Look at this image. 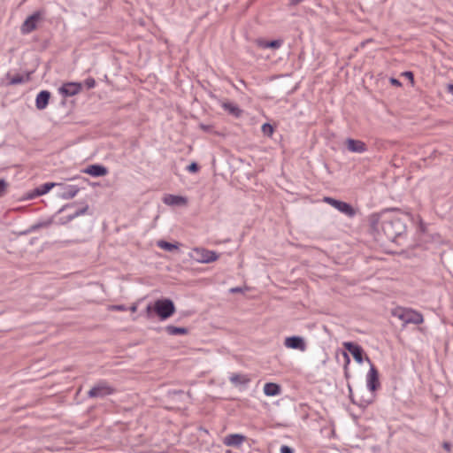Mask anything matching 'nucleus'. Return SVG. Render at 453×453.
Segmentation results:
<instances>
[{
    "mask_svg": "<svg viewBox=\"0 0 453 453\" xmlns=\"http://www.w3.org/2000/svg\"><path fill=\"white\" fill-rule=\"evenodd\" d=\"M408 214H404L398 209H388L380 213L372 214L370 217L371 226L383 234L392 242L401 244V241L406 235V221Z\"/></svg>",
    "mask_w": 453,
    "mask_h": 453,
    "instance_id": "1",
    "label": "nucleus"
},
{
    "mask_svg": "<svg viewBox=\"0 0 453 453\" xmlns=\"http://www.w3.org/2000/svg\"><path fill=\"white\" fill-rule=\"evenodd\" d=\"M148 316L154 311L160 320H165L172 317L175 312V305L173 302L169 298H162L155 301L154 304H149L146 307Z\"/></svg>",
    "mask_w": 453,
    "mask_h": 453,
    "instance_id": "2",
    "label": "nucleus"
},
{
    "mask_svg": "<svg viewBox=\"0 0 453 453\" xmlns=\"http://www.w3.org/2000/svg\"><path fill=\"white\" fill-rule=\"evenodd\" d=\"M393 316L398 318L400 320L406 324L420 325L424 321L423 315L411 309L396 308L393 311Z\"/></svg>",
    "mask_w": 453,
    "mask_h": 453,
    "instance_id": "3",
    "label": "nucleus"
},
{
    "mask_svg": "<svg viewBox=\"0 0 453 453\" xmlns=\"http://www.w3.org/2000/svg\"><path fill=\"white\" fill-rule=\"evenodd\" d=\"M116 388L105 380H100L88 391V398H104L116 393Z\"/></svg>",
    "mask_w": 453,
    "mask_h": 453,
    "instance_id": "4",
    "label": "nucleus"
},
{
    "mask_svg": "<svg viewBox=\"0 0 453 453\" xmlns=\"http://www.w3.org/2000/svg\"><path fill=\"white\" fill-rule=\"evenodd\" d=\"M323 201L349 218L356 215L355 209L349 203L337 200L330 196H325Z\"/></svg>",
    "mask_w": 453,
    "mask_h": 453,
    "instance_id": "5",
    "label": "nucleus"
},
{
    "mask_svg": "<svg viewBox=\"0 0 453 453\" xmlns=\"http://www.w3.org/2000/svg\"><path fill=\"white\" fill-rule=\"evenodd\" d=\"M365 361L370 365V370L366 375L367 388L371 392H374L380 387L379 380V372L372 363L369 357H365Z\"/></svg>",
    "mask_w": 453,
    "mask_h": 453,
    "instance_id": "6",
    "label": "nucleus"
},
{
    "mask_svg": "<svg viewBox=\"0 0 453 453\" xmlns=\"http://www.w3.org/2000/svg\"><path fill=\"white\" fill-rule=\"evenodd\" d=\"M342 345L346 350L345 352L350 353L357 364H363L367 356L360 345L353 342H345Z\"/></svg>",
    "mask_w": 453,
    "mask_h": 453,
    "instance_id": "7",
    "label": "nucleus"
},
{
    "mask_svg": "<svg viewBox=\"0 0 453 453\" xmlns=\"http://www.w3.org/2000/svg\"><path fill=\"white\" fill-rule=\"evenodd\" d=\"M228 380L230 383L240 391H244L249 388L251 378L249 374L245 373H230Z\"/></svg>",
    "mask_w": 453,
    "mask_h": 453,
    "instance_id": "8",
    "label": "nucleus"
},
{
    "mask_svg": "<svg viewBox=\"0 0 453 453\" xmlns=\"http://www.w3.org/2000/svg\"><path fill=\"white\" fill-rule=\"evenodd\" d=\"M42 13L40 11L35 12L32 15L28 16L20 27L22 35H27L33 32L37 27V23L42 19Z\"/></svg>",
    "mask_w": 453,
    "mask_h": 453,
    "instance_id": "9",
    "label": "nucleus"
},
{
    "mask_svg": "<svg viewBox=\"0 0 453 453\" xmlns=\"http://www.w3.org/2000/svg\"><path fill=\"white\" fill-rule=\"evenodd\" d=\"M55 187L58 188L57 196L65 200L73 198L80 191L77 185L56 183Z\"/></svg>",
    "mask_w": 453,
    "mask_h": 453,
    "instance_id": "10",
    "label": "nucleus"
},
{
    "mask_svg": "<svg viewBox=\"0 0 453 453\" xmlns=\"http://www.w3.org/2000/svg\"><path fill=\"white\" fill-rule=\"evenodd\" d=\"M82 89L81 82H66L58 88V92L64 97L73 96L79 94Z\"/></svg>",
    "mask_w": 453,
    "mask_h": 453,
    "instance_id": "11",
    "label": "nucleus"
},
{
    "mask_svg": "<svg viewBox=\"0 0 453 453\" xmlns=\"http://www.w3.org/2000/svg\"><path fill=\"white\" fill-rule=\"evenodd\" d=\"M196 254V260L200 263L208 264L216 261L219 258V255L212 250L206 249H195Z\"/></svg>",
    "mask_w": 453,
    "mask_h": 453,
    "instance_id": "12",
    "label": "nucleus"
},
{
    "mask_svg": "<svg viewBox=\"0 0 453 453\" xmlns=\"http://www.w3.org/2000/svg\"><path fill=\"white\" fill-rule=\"evenodd\" d=\"M284 345L292 349H298L304 351L306 349V343L304 339L299 335H293L287 337L284 342Z\"/></svg>",
    "mask_w": 453,
    "mask_h": 453,
    "instance_id": "13",
    "label": "nucleus"
},
{
    "mask_svg": "<svg viewBox=\"0 0 453 453\" xmlns=\"http://www.w3.org/2000/svg\"><path fill=\"white\" fill-rule=\"evenodd\" d=\"M247 440V437L241 434H231L223 439V443L228 447L239 449Z\"/></svg>",
    "mask_w": 453,
    "mask_h": 453,
    "instance_id": "14",
    "label": "nucleus"
},
{
    "mask_svg": "<svg viewBox=\"0 0 453 453\" xmlns=\"http://www.w3.org/2000/svg\"><path fill=\"white\" fill-rule=\"evenodd\" d=\"M83 173L93 177H102L108 173V169L103 165H90L83 170Z\"/></svg>",
    "mask_w": 453,
    "mask_h": 453,
    "instance_id": "15",
    "label": "nucleus"
},
{
    "mask_svg": "<svg viewBox=\"0 0 453 453\" xmlns=\"http://www.w3.org/2000/svg\"><path fill=\"white\" fill-rule=\"evenodd\" d=\"M88 208H89L88 205L86 204L82 208L76 210L74 212H73L67 216L59 218L58 223L59 225H65V224L69 223L70 221L73 220L74 219H76L77 217L87 213V211H88Z\"/></svg>",
    "mask_w": 453,
    "mask_h": 453,
    "instance_id": "16",
    "label": "nucleus"
},
{
    "mask_svg": "<svg viewBox=\"0 0 453 453\" xmlns=\"http://www.w3.org/2000/svg\"><path fill=\"white\" fill-rule=\"evenodd\" d=\"M346 143L347 149L351 152L362 153L366 150V145L362 141L349 138Z\"/></svg>",
    "mask_w": 453,
    "mask_h": 453,
    "instance_id": "17",
    "label": "nucleus"
},
{
    "mask_svg": "<svg viewBox=\"0 0 453 453\" xmlns=\"http://www.w3.org/2000/svg\"><path fill=\"white\" fill-rule=\"evenodd\" d=\"M50 93L48 90H42L38 93L35 105L38 110H43L49 104Z\"/></svg>",
    "mask_w": 453,
    "mask_h": 453,
    "instance_id": "18",
    "label": "nucleus"
},
{
    "mask_svg": "<svg viewBox=\"0 0 453 453\" xmlns=\"http://www.w3.org/2000/svg\"><path fill=\"white\" fill-rule=\"evenodd\" d=\"M281 392V388L279 384L273 382H267L264 386V394L267 396H276Z\"/></svg>",
    "mask_w": 453,
    "mask_h": 453,
    "instance_id": "19",
    "label": "nucleus"
},
{
    "mask_svg": "<svg viewBox=\"0 0 453 453\" xmlns=\"http://www.w3.org/2000/svg\"><path fill=\"white\" fill-rule=\"evenodd\" d=\"M55 216H52L46 220L39 221L35 224H33L29 226V228L26 231L27 234L36 232L40 228H46L51 226L54 223Z\"/></svg>",
    "mask_w": 453,
    "mask_h": 453,
    "instance_id": "20",
    "label": "nucleus"
},
{
    "mask_svg": "<svg viewBox=\"0 0 453 453\" xmlns=\"http://www.w3.org/2000/svg\"><path fill=\"white\" fill-rule=\"evenodd\" d=\"M282 40H272V41H265V40H257V45L262 49H279L282 45Z\"/></svg>",
    "mask_w": 453,
    "mask_h": 453,
    "instance_id": "21",
    "label": "nucleus"
},
{
    "mask_svg": "<svg viewBox=\"0 0 453 453\" xmlns=\"http://www.w3.org/2000/svg\"><path fill=\"white\" fill-rule=\"evenodd\" d=\"M164 202L169 205H181L187 203V199L181 196L170 195L164 199Z\"/></svg>",
    "mask_w": 453,
    "mask_h": 453,
    "instance_id": "22",
    "label": "nucleus"
},
{
    "mask_svg": "<svg viewBox=\"0 0 453 453\" xmlns=\"http://www.w3.org/2000/svg\"><path fill=\"white\" fill-rule=\"evenodd\" d=\"M56 186V182H46L35 188V196H41L50 192Z\"/></svg>",
    "mask_w": 453,
    "mask_h": 453,
    "instance_id": "23",
    "label": "nucleus"
},
{
    "mask_svg": "<svg viewBox=\"0 0 453 453\" xmlns=\"http://www.w3.org/2000/svg\"><path fill=\"white\" fill-rule=\"evenodd\" d=\"M165 330L169 335L187 334L188 333L187 327H180L172 325L166 326Z\"/></svg>",
    "mask_w": 453,
    "mask_h": 453,
    "instance_id": "24",
    "label": "nucleus"
},
{
    "mask_svg": "<svg viewBox=\"0 0 453 453\" xmlns=\"http://www.w3.org/2000/svg\"><path fill=\"white\" fill-rule=\"evenodd\" d=\"M220 103L224 111H228L229 113H241V110L236 104L228 100L222 101Z\"/></svg>",
    "mask_w": 453,
    "mask_h": 453,
    "instance_id": "25",
    "label": "nucleus"
},
{
    "mask_svg": "<svg viewBox=\"0 0 453 453\" xmlns=\"http://www.w3.org/2000/svg\"><path fill=\"white\" fill-rule=\"evenodd\" d=\"M157 246L167 251H173L174 250H178V245L176 243H172L164 240L158 241Z\"/></svg>",
    "mask_w": 453,
    "mask_h": 453,
    "instance_id": "26",
    "label": "nucleus"
},
{
    "mask_svg": "<svg viewBox=\"0 0 453 453\" xmlns=\"http://www.w3.org/2000/svg\"><path fill=\"white\" fill-rule=\"evenodd\" d=\"M342 357L344 359V365H343V370H344V377L348 380L350 377L349 372V365L350 364V357L349 354L345 351H342Z\"/></svg>",
    "mask_w": 453,
    "mask_h": 453,
    "instance_id": "27",
    "label": "nucleus"
},
{
    "mask_svg": "<svg viewBox=\"0 0 453 453\" xmlns=\"http://www.w3.org/2000/svg\"><path fill=\"white\" fill-rule=\"evenodd\" d=\"M262 133L265 136L271 137L274 132V126L271 123H264L261 127Z\"/></svg>",
    "mask_w": 453,
    "mask_h": 453,
    "instance_id": "28",
    "label": "nucleus"
},
{
    "mask_svg": "<svg viewBox=\"0 0 453 453\" xmlns=\"http://www.w3.org/2000/svg\"><path fill=\"white\" fill-rule=\"evenodd\" d=\"M28 79H29L28 75L27 78H24L22 75L17 74L10 80L9 84L10 85L21 84V83H24L25 81H28Z\"/></svg>",
    "mask_w": 453,
    "mask_h": 453,
    "instance_id": "29",
    "label": "nucleus"
},
{
    "mask_svg": "<svg viewBox=\"0 0 453 453\" xmlns=\"http://www.w3.org/2000/svg\"><path fill=\"white\" fill-rule=\"evenodd\" d=\"M348 389H349V398H350V401L354 403V404H358L359 406H362V407H365L367 406L368 404H370L372 403V400H368V401H365L364 403H357L353 397V395H352V388L351 386L348 383Z\"/></svg>",
    "mask_w": 453,
    "mask_h": 453,
    "instance_id": "30",
    "label": "nucleus"
},
{
    "mask_svg": "<svg viewBox=\"0 0 453 453\" xmlns=\"http://www.w3.org/2000/svg\"><path fill=\"white\" fill-rule=\"evenodd\" d=\"M348 389H349V398H350V401L354 403V404H358L359 406H362V407H365L367 406L368 404H370L372 403V400H368V401H365L364 403H357L353 397V395H352V388L351 386L348 383Z\"/></svg>",
    "mask_w": 453,
    "mask_h": 453,
    "instance_id": "31",
    "label": "nucleus"
},
{
    "mask_svg": "<svg viewBox=\"0 0 453 453\" xmlns=\"http://www.w3.org/2000/svg\"><path fill=\"white\" fill-rule=\"evenodd\" d=\"M200 166L196 162L190 163L187 167L186 170L189 173H196L199 171Z\"/></svg>",
    "mask_w": 453,
    "mask_h": 453,
    "instance_id": "32",
    "label": "nucleus"
},
{
    "mask_svg": "<svg viewBox=\"0 0 453 453\" xmlns=\"http://www.w3.org/2000/svg\"><path fill=\"white\" fill-rule=\"evenodd\" d=\"M8 186L9 184L7 183V181H5L3 179L0 180V197L4 196L6 194Z\"/></svg>",
    "mask_w": 453,
    "mask_h": 453,
    "instance_id": "33",
    "label": "nucleus"
},
{
    "mask_svg": "<svg viewBox=\"0 0 453 453\" xmlns=\"http://www.w3.org/2000/svg\"><path fill=\"white\" fill-rule=\"evenodd\" d=\"M96 84V80L93 77H88L84 81V85L86 86L87 89L95 88Z\"/></svg>",
    "mask_w": 453,
    "mask_h": 453,
    "instance_id": "34",
    "label": "nucleus"
},
{
    "mask_svg": "<svg viewBox=\"0 0 453 453\" xmlns=\"http://www.w3.org/2000/svg\"><path fill=\"white\" fill-rule=\"evenodd\" d=\"M200 128L202 130H203L204 132H207V133H211L212 130H213V126L212 125H210V124H200L199 125Z\"/></svg>",
    "mask_w": 453,
    "mask_h": 453,
    "instance_id": "35",
    "label": "nucleus"
},
{
    "mask_svg": "<svg viewBox=\"0 0 453 453\" xmlns=\"http://www.w3.org/2000/svg\"><path fill=\"white\" fill-rule=\"evenodd\" d=\"M280 453H294V449L288 445H282L280 448Z\"/></svg>",
    "mask_w": 453,
    "mask_h": 453,
    "instance_id": "36",
    "label": "nucleus"
},
{
    "mask_svg": "<svg viewBox=\"0 0 453 453\" xmlns=\"http://www.w3.org/2000/svg\"><path fill=\"white\" fill-rule=\"evenodd\" d=\"M36 197H38V196H35V190L33 189L32 191H29V192L26 193L24 198L26 200H32V199H35Z\"/></svg>",
    "mask_w": 453,
    "mask_h": 453,
    "instance_id": "37",
    "label": "nucleus"
},
{
    "mask_svg": "<svg viewBox=\"0 0 453 453\" xmlns=\"http://www.w3.org/2000/svg\"><path fill=\"white\" fill-rule=\"evenodd\" d=\"M442 448L448 451V452H451V449H452V444L449 441H444L442 443Z\"/></svg>",
    "mask_w": 453,
    "mask_h": 453,
    "instance_id": "38",
    "label": "nucleus"
},
{
    "mask_svg": "<svg viewBox=\"0 0 453 453\" xmlns=\"http://www.w3.org/2000/svg\"><path fill=\"white\" fill-rule=\"evenodd\" d=\"M73 203H68V204H65L64 206H62L57 212V214L58 213H61L63 212L64 211H65L66 209L70 208V207H73Z\"/></svg>",
    "mask_w": 453,
    "mask_h": 453,
    "instance_id": "39",
    "label": "nucleus"
},
{
    "mask_svg": "<svg viewBox=\"0 0 453 453\" xmlns=\"http://www.w3.org/2000/svg\"><path fill=\"white\" fill-rule=\"evenodd\" d=\"M112 310L122 311H126L127 309L124 305L120 304V305H113Z\"/></svg>",
    "mask_w": 453,
    "mask_h": 453,
    "instance_id": "40",
    "label": "nucleus"
},
{
    "mask_svg": "<svg viewBox=\"0 0 453 453\" xmlns=\"http://www.w3.org/2000/svg\"><path fill=\"white\" fill-rule=\"evenodd\" d=\"M390 83L397 87L402 85V83L395 78H390Z\"/></svg>",
    "mask_w": 453,
    "mask_h": 453,
    "instance_id": "41",
    "label": "nucleus"
},
{
    "mask_svg": "<svg viewBox=\"0 0 453 453\" xmlns=\"http://www.w3.org/2000/svg\"><path fill=\"white\" fill-rule=\"evenodd\" d=\"M403 75L408 77L411 81H413V73L410 71L404 72Z\"/></svg>",
    "mask_w": 453,
    "mask_h": 453,
    "instance_id": "42",
    "label": "nucleus"
},
{
    "mask_svg": "<svg viewBox=\"0 0 453 453\" xmlns=\"http://www.w3.org/2000/svg\"><path fill=\"white\" fill-rule=\"evenodd\" d=\"M242 288H239V287H236V288H231V292H232V293H240V292H242Z\"/></svg>",
    "mask_w": 453,
    "mask_h": 453,
    "instance_id": "43",
    "label": "nucleus"
},
{
    "mask_svg": "<svg viewBox=\"0 0 453 453\" xmlns=\"http://www.w3.org/2000/svg\"><path fill=\"white\" fill-rule=\"evenodd\" d=\"M447 91L453 95V84H449L447 86Z\"/></svg>",
    "mask_w": 453,
    "mask_h": 453,
    "instance_id": "44",
    "label": "nucleus"
},
{
    "mask_svg": "<svg viewBox=\"0 0 453 453\" xmlns=\"http://www.w3.org/2000/svg\"><path fill=\"white\" fill-rule=\"evenodd\" d=\"M131 311H136V306H135V305H133V306L131 307Z\"/></svg>",
    "mask_w": 453,
    "mask_h": 453,
    "instance_id": "45",
    "label": "nucleus"
},
{
    "mask_svg": "<svg viewBox=\"0 0 453 453\" xmlns=\"http://www.w3.org/2000/svg\"><path fill=\"white\" fill-rule=\"evenodd\" d=\"M202 431H203L204 433L208 434V431L204 428H201Z\"/></svg>",
    "mask_w": 453,
    "mask_h": 453,
    "instance_id": "46",
    "label": "nucleus"
},
{
    "mask_svg": "<svg viewBox=\"0 0 453 453\" xmlns=\"http://www.w3.org/2000/svg\"><path fill=\"white\" fill-rule=\"evenodd\" d=\"M176 393H177V391H174V394H176ZM178 393H182V391L179 390Z\"/></svg>",
    "mask_w": 453,
    "mask_h": 453,
    "instance_id": "47",
    "label": "nucleus"
}]
</instances>
